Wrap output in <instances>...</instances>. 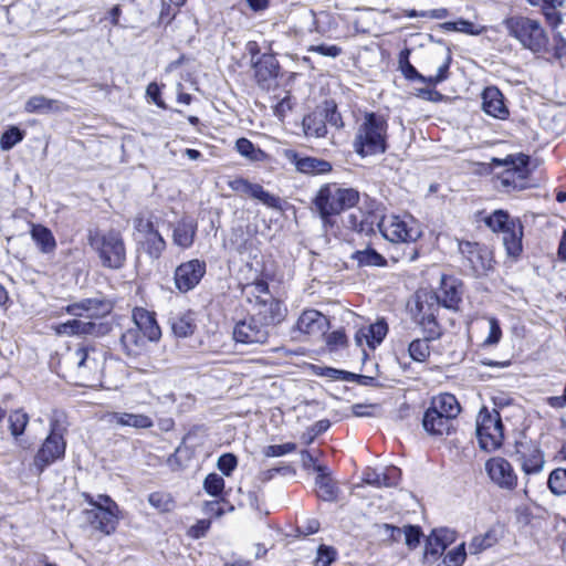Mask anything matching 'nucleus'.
<instances>
[{
	"label": "nucleus",
	"instance_id": "1",
	"mask_svg": "<svg viewBox=\"0 0 566 566\" xmlns=\"http://www.w3.org/2000/svg\"><path fill=\"white\" fill-rule=\"evenodd\" d=\"M387 128V120L382 115L366 113L354 139L355 151L363 157L385 153Z\"/></svg>",
	"mask_w": 566,
	"mask_h": 566
},
{
	"label": "nucleus",
	"instance_id": "2",
	"mask_svg": "<svg viewBox=\"0 0 566 566\" xmlns=\"http://www.w3.org/2000/svg\"><path fill=\"white\" fill-rule=\"evenodd\" d=\"M460 411V403L453 395L440 394L432 398L430 407L424 412L423 428L431 434H449Z\"/></svg>",
	"mask_w": 566,
	"mask_h": 566
},
{
	"label": "nucleus",
	"instance_id": "3",
	"mask_svg": "<svg viewBox=\"0 0 566 566\" xmlns=\"http://www.w3.org/2000/svg\"><path fill=\"white\" fill-rule=\"evenodd\" d=\"M358 200L359 195L356 190L328 184L318 190L314 205L324 223H329L333 216L354 207Z\"/></svg>",
	"mask_w": 566,
	"mask_h": 566
},
{
	"label": "nucleus",
	"instance_id": "4",
	"mask_svg": "<svg viewBox=\"0 0 566 566\" xmlns=\"http://www.w3.org/2000/svg\"><path fill=\"white\" fill-rule=\"evenodd\" d=\"M509 34L515 38L525 49L539 52L547 43L546 33L539 21L515 15L504 20Z\"/></svg>",
	"mask_w": 566,
	"mask_h": 566
},
{
	"label": "nucleus",
	"instance_id": "5",
	"mask_svg": "<svg viewBox=\"0 0 566 566\" xmlns=\"http://www.w3.org/2000/svg\"><path fill=\"white\" fill-rule=\"evenodd\" d=\"M382 237L392 243H413L422 231L418 221L410 214H387L378 222Z\"/></svg>",
	"mask_w": 566,
	"mask_h": 566
},
{
	"label": "nucleus",
	"instance_id": "6",
	"mask_svg": "<svg viewBox=\"0 0 566 566\" xmlns=\"http://www.w3.org/2000/svg\"><path fill=\"white\" fill-rule=\"evenodd\" d=\"M528 160L524 154L510 155L505 159L493 158L495 165L505 167L497 176V187L506 192L525 189L530 174Z\"/></svg>",
	"mask_w": 566,
	"mask_h": 566
},
{
	"label": "nucleus",
	"instance_id": "7",
	"mask_svg": "<svg viewBox=\"0 0 566 566\" xmlns=\"http://www.w3.org/2000/svg\"><path fill=\"white\" fill-rule=\"evenodd\" d=\"M440 306L439 297L434 292L420 291L416 294L412 316L428 338H438L441 335V328L437 322Z\"/></svg>",
	"mask_w": 566,
	"mask_h": 566
},
{
	"label": "nucleus",
	"instance_id": "8",
	"mask_svg": "<svg viewBox=\"0 0 566 566\" xmlns=\"http://www.w3.org/2000/svg\"><path fill=\"white\" fill-rule=\"evenodd\" d=\"M476 438L485 451L499 449L504 440V427L496 409L482 407L476 417Z\"/></svg>",
	"mask_w": 566,
	"mask_h": 566
},
{
	"label": "nucleus",
	"instance_id": "9",
	"mask_svg": "<svg viewBox=\"0 0 566 566\" xmlns=\"http://www.w3.org/2000/svg\"><path fill=\"white\" fill-rule=\"evenodd\" d=\"M50 429V434L45 438L34 455L33 465L39 473L55 461L63 459L65 454V428H63L57 420H53L51 421Z\"/></svg>",
	"mask_w": 566,
	"mask_h": 566
},
{
	"label": "nucleus",
	"instance_id": "10",
	"mask_svg": "<svg viewBox=\"0 0 566 566\" xmlns=\"http://www.w3.org/2000/svg\"><path fill=\"white\" fill-rule=\"evenodd\" d=\"M91 244L97 250L104 266L119 269L123 266L126 252L123 239L118 232L109 231L91 239Z\"/></svg>",
	"mask_w": 566,
	"mask_h": 566
},
{
	"label": "nucleus",
	"instance_id": "11",
	"mask_svg": "<svg viewBox=\"0 0 566 566\" xmlns=\"http://www.w3.org/2000/svg\"><path fill=\"white\" fill-rule=\"evenodd\" d=\"M253 293H258L253 303V315L263 324L274 325L279 323L284 316L282 304L273 298L265 282H258L253 285Z\"/></svg>",
	"mask_w": 566,
	"mask_h": 566
},
{
	"label": "nucleus",
	"instance_id": "12",
	"mask_svg": "<svg viewBox=\"0 0 566 566\" xmlns=\"http://www.w3.org/2000/svg\"><path fill=\"white\" fill-rule=\"evenodd\" d=\"M67 359L78 376L91 378L101 371L104 354L95 346L81 345L74 350H70Z\"/></svg>",
	"mask_w": 566,
	"mask_h": 566
},
{
	"label": "nucleus",
	"instance_id": "13",
	"mask_svg": "<svg viewBox=\"0 0 566 566\" xmlns=\"http://www.w3.org/2000/svg\"><path fill=\"white\" fill-rule=\"evenodd\" d=\"M459 251L474 276L488 275L493 270V255L488 248L479 243L461 241L459 243Z\"/></svg>",
	"mask_w": 566,
	"mask_h": 566
},
{
	"label": "nucleus",
	"instance_id": "14",
	"mask_svg": "<svg viewBox=\"0 0 566 566\" xmlns=\"http://www.w3.org/2000/svg\"><path fill=\"white\" fill-rule=\"evenodd\" d=\"M270 328L255 316L240 321L233 328V338L244 345H263L268 342Z\"/></svg>",
	"mask_w": 566,
	"mask_h": 566
},
{
	"label": "nucleus",
	"instance_id": "15",
	"mask_svg": "<svg viewBox=\"0 0 566 566\" xmlns=\"http://www.w3.org/2000/svg\"><path fill=\"white\" fill-rule=\"evenodd\" d=\"M452 61L449 49H433L426 53L423 59V70L430 72L437 70L433 75L426 76V84L436 86L448 78V71Z\"/></svg>",
	"mask_w": 566,
	"mask_h": 566
},
{
	"label": "nucleus",
	"instance_id": "16",
	"mask_svg": "<svg viewBox=\"0 0 566 566\" xmlns=\"http://www.w3.org/2000/svg\"><path fill=\"white\" fill-rule=\"evenodd\" d=\"M135 228L139 234V243L142 249L149 255V258L157 260L166 249V241L160 235L154 223L144 218L135 220Z\"/></svg>",
	"mask_w": 566,
	"mask_h": 566
},
{
	"label": "nucleus",
	"instance_id": "17",
	"mask_svg": "<svg viewBox=\"0 0 566 566\" xmlns=\"http://www.w3.org/2000/svg\"><path fill=\"white\" fill-rule=\"evenodd\" d=\"M206 273V262L192 259L181 263L175 270V285L181 293L193 290L202 280Z\"/></svg>",
	"mask_w": 566,
	"mask_h": 566
},
{
	"label": "nucleus",
	"instance_id": "18",
	"mask_svg": "<svg viewBox=\"0 0 566 566\" xmlns=\"http://www.w3.org/2000/svg\"><path fill=\"white\" fill-rule=\"evenodd\" d=\"M490 479L501 489L513 490L517 485V475L512 464L504 458H491L485 463Z\"/></svg>",
	"mask_w": 566,
	"mask_h": 566
},
{
	"label": "nucleus",
	"instance_id": "19",
	"mask_svg": "<svg viewBox=\"0 0 566 566\" xmlns=\"http://www.w3.org/2000/svg\"><path fill=\"white\" fill-rule=\"evenodd\" d=\"M254 77L262 90H271L276 86L280 64L273 54H262L253 61Z\"/></svg>",
	"mask_w": 566,
	"mask_h": 566
},
{
	"label": "nucleus",
	"instance_id": "20",
	"mask_svg": "<svg viewBox=\"0 0 566 566\" xmlns=\"http://www.w3.org/2000/svg\"><path fill=\"white\" fill-rule=\"evenodd\" d=\"M228 185L233 191H235L238 193L247 195V196L260 201L261 203H263L264 206H266L269 208H274V209L280 208V205H281L280 198L270 193L269 191H266L259 184L250 182L248 179L240 177V178L230 180Z\"/></svg>",
	"mask_w": 566,
	"mask_h": 566
},
{
	"label": "nucleus",
	"instance_id": "21",
	"mask_svg": "<svg viewBox=\"0 0 566 566\" xmlns=\"http://www.w3.org/2000/svg\"><path fill=\"white\" fill-rule=\"evenodd\" d=\"M455 541V532L449 528L433 530L427 538L423 560L427 564L438 562L446 548Z\"/></svg>",
	"mask_w": 566,
	"mask_h": 566
},
{
	"label": "nucleus",
	"instance_id": "22",
	"mask_svg": "<svg viewBox=\"0 0 566 566\" xmlns=\"http://www.w3.org/2000/svg\"><path fill=\"white\" fill-rule=\"evenodd\" d=\"M112 303L105 298H84L72 303L65 307V312L73 316H84L90 318L103 317L111 313Z\"/></svg>",
	"mask_w": 566,
	"mask_h": 566
},
{
	"label": "nucleus",
	"instance_id": "23",
	"mask_svg": "<svg viewBox=\"0 0 566 566\" xmlns=\"http://www.w3.org/2000/svg\"><path fill=\"white\" fill-rule=\"evenodd\" d=\"M283 155L302 174L322 175L332 170L328 161L315 157H300L293 149H284Z\"/></svg>",
	"mask_w": 566,
	"mask_h": 566
},
{
	"label": "nucleus",
	"instance_id": "24",
	"mask_svg": "<svg viewBox=\"0 0 566 566\" xmlns=\"http://www.w3.org/2000/svg\"><path fill=\"white\" fill-rule=\"evenodd\" d=\"M328 326L327 317L316 310L304 311L296 322V329L308 336H321Z\"/></svg>",
	"mask_w": 566,
	"mask_h": 566
},
{
	"label": "nucleus",
	"instance_id": "25",
	"mask_svg": "<svg viewBox=\"0 0 566 566\" xmlns=\"http://www.w3.org/2000/svg\"><path fill=\"white\" fill-rule=\"evenodd\" d=\"M118 512V509H88L84 511V514L86 521H88L96 530L109 535L116 530Z\"/></svg>",
	"mask_w": 566,
	"mask_h": 566
},
{
	"label": "nucleus",
	"instance_id": "26",
	"mask_svg": "<svg viewBox=\"0 0 566 566\" xmlns=\"http://www.w3.org/2000/svg\"><path fill=\"white\" fill-rule=\"evenodd\" d=\"M106 327L102 324H96L92 321L70 319L55 326L57 335L67 336H84L94 335L98 336L104 334Z\"/></svg>",
	"mask_w": 566,
	"mask_h": 566
},
{
	"label": "nucleus",
	"instance_id": "27",
	"mask_svg": "<svg viewBox=\"0 0 566 566\" xmlns=\"http://www.w3.org/2000/svg\"><path fill=\"white\" fill-rule=\"evenodd\" d=\"M516 455L525 474H535L542 471L544 458L536 446L520 443L516 447Z\"/></svg>",
	"mask_w": 566,
	"mask_h": 566
},
{
	"label": "nucleus",
	"instance_id": "28",
	"mask_svg": "<svg viewBox=\"0 0 566 566\" xmlns=\"http://www.w3.org/2000/svg\"><path fill=\"white\" fill-rule=\"evenodd\" d=\"M103 420L112 426L132 427L135 429H148L154 426L153 419L144 413L107 412L103 416Z\"/></svg>",
	"mask_w": 566,
	"mask_h": 566
},
{
	"label": "nucleus",
	"instance_id": "29",
	"mask_svg": "<svg viewBox=\"0 0 566 566\" xmlns=\"http://www.w3.org/2000/svg\"><path fill=\"white\" fill-rule=\"evenodd\" d=\"M482 109L494 118L505 119L509 116V109L504 104L503 94L495 86L486 87L483 91Z\"/></svg>",
	"mask_w": 566,
	"mask_h": 566
},
{
	"label": "nucleus",
	"instance_id": "30",
	"mask_svg": "<svg viewBox=\"0 0 566 566\" xmlns=\"http://www.w3.org/2000/svg\"><path fill=\"white\" fill-rule=\"evenodd\" d=\"M133 322L136 328L144 334L149 342H157L161 336L155 314L143 308L136 307L133 311Z\"/></svg>",
	"mask_w": 566,
	"mask_h": 566
},
{
	"label": "nucleus",
	"instance_id": "31",
	"mask_svg": "<svg viewBox=\"0 0 566 566\" xmlns=\"http://www.w3.org/2000/svg\"><path fill=\"white\" fill-rule=\"evenodd\" d=\"M400 470L396 467L385 468L382 471L367 469L364 472V482L376 488H392L398 484Z\"/></svg>",
	"mask_w": 566,
	"mask_h": 566
},
{
	"label": "nucleus",
	"instance_id": "32",
	"mask_svg": "<svg viewBox=\"0 0 566 566\" xmlns=\"http://www.w3.org/2000/svg\"><path fill=\"white\" fill-rule=\"evenodd\" d=\"M197 233V222L191 218H182L172 230V242L182 249L192 245Z\"/></svg>",
	"mask_w": 566,
	"mask_h": 566
},
{
	"label": "nucleus",
	"instance_id": "33",
	"mask_svg": "<svg viewBox=\"0 0 566 566\" xmlns=\"http://www.w3.org/2000/svg\"><path fill=\"white\" fill-rule=\"evenodd\" d=\"M388 326L385 321H377L375 324H370L367 327H363L357 331L355 335V340L358 345H361L363 342L370 348H375L379 345L385 336L387 335Z\"/></svg>",
	"mask_w": 566,
	"mask_h": 566
},
{
	"label": "nucleus",
	"instance_id": "34",
	"mask_svg": "<svg viewBox=\"0 0 566 566\" xmlns=\"http://www.w3.org/2000/svg\"><path fill=\"white\" fill-rule=\"evenodd\" d=\"M436 294L439 297L440 305L449 310H458L459 303L461 302V291L455 280L443 277L440 290Z\"/></svg>",
	"mask_w": 566,
	"mask_h": 566
},
{
	"label": "nucleus",
	"instance_id": "35",
	"mask_svg": "<svg viewBox=\"0 0 566 566\" xmlns=\"http://www.w3.org/2000/svg\"><path fill=\"white\" fill-rule=\"evenodd\" d=\"M65 109L66 107L61 102L48 98L43 95L31 96L24 105V111L29 114L61 113Z\"/></svg>",
	"mask_w": 566,
	"mask_h": 566
},
{
	"label": "nucleus",
	"instance_id": "36",
	"mask_svg": "<svg viewBox=\"0 0 566 566\" xmlns=\"http://www.w3.org/2000/svg\"><path fill=\"white\" fill-rule=\"evenodd\" d=\"M147 342V337L135 326L128 328L120 337L126 354L130 356L139 355L146 348Z\"/></svg>",
	"mask_w": 566,
	"mask_h": 566
},
{
	"label": "nucleus",
	"instance_id": "37",
	"mask_svg": "<svg viewBox=\"0 0 566 566\" xmlns=\"http://www.w3.org/2000/svg\"><path fill=\"white\" fill-rule=\"evenodd\" d=\"M170 326L177 337L191 336L197 328L195 313L188 311L174 315L170 317Z\"/></svg>",
	"mask_w": 566,
	"mask_h": 566
},
{
	"label": "nucleus",
	"instance_id": "38",
	"mask_svg": "<svg viewBox=\"0 0 566 566\" xmlns=\"http://www.w3.org/2000/svg\"><path fill=\"white\" fill-rule=\"evenodd\" d=\"M316 470L318 471L315 481L317 496L323 501H335L338 494L335 482L324 472L323 467L318 465Z\"/></svg>",
	"mask_w": 566,
	"mask_h": 566
},
{
	"label": "nucleus",
	"instance_id": "39",
	"mask_svg": "<svg viewBox=\"0 0 566 566\" xmlns=\"http://www.w3.org/2000/svg\"><path fill=\"white\" fill-rule=\"evenodd\" d=\"M523 230L520 223L512 222V228L503 233V244L509 255L517 256L522 252Z\"/></svg>",
	"mask_w": 566,
	"mask_h": 566
},
{
	"label": "nucleus",
	"instance_id": "40",
	"mask_svg": "<svg viewBox=\"0 0 566 566\" xmlns=\"http://www.w3.org/2000/svg\"><path fill=\"white\" fill-rule=\"evenodd\" d=\"M31 237L43 253H51L56 248L51 230L41 224L32 226Z\"/></svg>",
	"mask_w": 566,
	"mask_h": 566
},
{
	"label": "nucleus",
	"instance_id": "41",
	"mask_svg": "<svg viewBox=\"0 0 566 566\" xmlns=\"http://www.w3.org/2000/svg\"><path fill=\"white\" fill-rule=\"evenodd\" d=\"M304 132L307 136L323 137L326 134V122L323 113L315 111L303 119Z\"/></svg>",
	"mask_w": 566,
	"mask_h": 566
},
{
	"label": "nucleus",
	"instance_id": "42",
	"mask_svg": "<svg viewBox=\"0 0 566 566\" xmlns=\"http://www.w3.org/2000/svg\"><path fill=\"white\" fill-rule=\"evenodd\" d=\"M235 149L241 156L245 157L250 161L264 163L268 161L270 158V156L265 151H263L259 147H255L247 138H239L235 143Z\"/></svg>",
	"mask_w": 566,
	"mask_h": 566
},
{
	"label": "nucleus",
	"instance_id": "43",
	"mask_svg": "<svg viewBox=\"0 0 566 566\" xmlns=\"http://www.w3.org/2000/svg\"><path fill=\"white\" fill-rule=\"evenodd\" d=\"M531 6L541 7L547 21L553 27H557L562 22L560 13L557 11L565 0H527Z\"/></svg>",
	"mask_w": 566,
	"mask_h": 566
},
{
	"label": "nucleus",
	"instance_id": "44",
	"mask_svg": "<svg viewBox=\"0 0 566 566\" xmlns=\"http://www.w3.org/2000/svg\"><path fill=\"white\" fill-rule=\"evenodd\" d=\"M411 51L403 49L398 55V67L403 76L409 81H418L426 84V75L419 73L416 67L410 63L409 56Z\"/></svg>",
	"mask_w": 566,
	"mask_h": 566
},
{
	"label": "nucleus",
	"instance_id": "45",
	"mask_svg": "<svg viewBox=\"0 0 566 566\" xmlns=\"http://www.w3.org/2000/svg\"><path fill=\"white\" fill-rule=\"evenodd\" d=\"M149 504L160 513H167L174 510L175 501L172 496L165 492H154L148 496Z\"/></svg>",
	"mask_w": 566,
	"mask_h": 566
},
{
	"label": "nucleus",
	"instance_id": "46",
	"mask_svg": "<svg viewBox=\"0 0 566 566\" xmlns=\"http://www.w3.org/2000/svg\"><path fill=\"white\" fill-rule=\"evenodd\" d=\"M467 557L465 544L461 543L457 547L450 549L437 566H462Z\"/></svg>",
	"mask_w": 566,
	"mask_h": 566
},
{
	"label": "nucleus",
	"instance_id": "47",
	"mask_svg": "<svg viewBox=\"0 0 566 566\" xmlns=\"http://www.w3.org/2000/svg\"><path fill=\"white\" fill-rule=\"evenodd\" d=\"M353 258L358 262L359 265L381 266L386 264L385 258L373 249L356 251Z\"/></svg>",
	"mask_w": 566,
	"mask_h": 566
},
{
	"label": "nucleus",
	"instance_id": "48",
	"mask_svg": "<svg viewBox=\"0 0 566 566\" xmlns=\"http://www.w3.org/2000/svg\"><path fill=\"white\" fill-rule=\"evenodd\" d=\"M548 488L556 495H566V469H555L548 478Z\"/></svg>",
	"mask_w": 566,
	"mask_h": 566
},
{
	"label": "nucleus",
	"instance_id": "49",
	"mask_svg": "<svg viewBox=\"0 0 566 566\" xmlns=\"http://www.w3.org/2000/svg\"><path fill=\"white\" fill-rule=\"evenodd\" d=\"M431 338H428L426 335L424 339H415L409 345V355L416 361H424L430 355V347L428 342Z\"/></svg>",
	"mask_w": 566,
	"mask_h": 566
},
{
	"label": "nucleus",
	"instance_id": "50",
	"mask_svg": "<svg viewBox=\"0 0 566 566\" xmlns=\"http://www.w3.org/2000/svg\"><path fill=\"white\" fill-rule=\"evenodd\" d=\"M512 220H510V217L506 212L499 210L493 212L488 219L486 224L493 230V231H502L504 233L505 230H509L512 228Z\"/></svg>",
	"mask_w": 566,
	"mask_h": 566
},
{
	"label": "nucleus",
	"instance_id": "51",
	"mask_svg": "<svg viewBox=\"0 0 566 566\" xmlns=\"http://www.w3.org/2000/svg\"><path fill=\"white\" fill-rule=\"evenodd\" d=\"M496 538L492 532L474 536L469 544V551L471 554H479L482 551L491 547L495 543Z\"/></svg>",
	"mask_w": 566,
	"mask_h": 566
},
{
	"label": "nucleus",
	"instance_id": "52",
	"mask_svg": "<svg viewBox=\"0 0 566 566\" xmlns=\"http://www.w3.org/2000/svg\"><path fill=\"white\" fill-rule=\"evenodd\" d=\"M24 133L20 130L18 127L12 126L8 130H6L0 138V148L2 150H10L18 143L23 139Z\"/></svg>",
	"mask_w": 566,
	"mask_h": 566
},
{
	"label": "nucleus",
	"instance_id": "53",
	"mask_svg": "<svg viewBox=\"0 0 566 566\" xmlns=\"http://www.w3.org/2000/svg\"><path fill=\"white\" fill-rule=\"evenodd\" d=\"M203 489L211 496H219L224 489V480L217 473H210L203 481Z\"/></svg>",
	"mask_w": 566,
	"mask_h": 566
},
{
	"label": "nucleus",
	"instance_id": "54",
	"mask_svg": "<svg viewBox=\"0 0 566 566\" xmlns=\"http://www.w3.org/2000/svg\"><path fill=\"white\" fill-rule=\"evenodd\" d=\"M29 422V417L22 411H13L9 416L10 431L12 436L19 437L24 432V429Z\"/></svg>",
	"mask_w": 566,
	"mask_h": 566
},
{
	"label": "nucleus",
	"instance_id": "55",
	"mask_svg": "<svg viewBox=\"0 0 566 566\" xmlns=\"http://www.w3.org/2000/svg\"><path fill=\"white\" fill-rule=\"evenodd\" d=\"M321 112L323 113V116H324L326 123H328L332 126H335L337 128L343 127L342 116L337 112V107L334 102H332V101L325 102L323 107L321 108Z\"/></svg>",
	"mask_w": 566,
	"mask_h": 566
},
{
	"label": "nucleus",
	"instance_id": "56",
	"mask_svg": "<svg viewBox=\"0 0 566 566\" xmlns=\"http://www.w3.org/2000/svg\"><path fill=\"white\" fill-rule=\"evenodd\" d=\"M442 29L447 31L463 32L467 34H480L481 29H475L474 24L470 21L460 19L454 22H444L441 24Z\"/></svg>",
	"mask_w": 566,
	"mask_h": 566
},
{
	"label": "nucleus",
	"instance_id": "57",
	"mask_svg": "<svg viewBox=\"0 0 566 566\" xmlns=\"http://www.w3.org/2000/svg\"><path fill=\"white\" fill-rule=\"evenodd\" d=\"M84 497L86 502H88V504L92 506V509H118L117 504L108 495L105 494H98L95 497L90 494H84Z\"/></svg>",
	"mask_w": 566,
	"mask_h": 566
},
{
	"label": "nucleus",
	"instance_id": "58",
	"mask_svg": "<svg viewBox=\"0 0 566 566\" xmlns=\"http://www.w3.org/2000/svg\"><path fill=\"white\" fill-rule=\"evenodd\" d=\"M296 444L293 442H286L283 444L268 446L263 450V454L268 458L282 457L284 454L295 451Z\"/></svg>",
	"mask_w": 566,
	"mask_h": 566
},
{
	"label": "nucleus",
	"instance_id": "59",
	"mask_svg": "<svg viewBox=\"0 0 566 566\" xmlns=\"http://www.w3.org/2000/svg\"><path fill=\"white\" fill-rule=\"evenodd\" d=\"M217 465L224 475L229 476L238 465L237 457L232 453H224L219 458Z\"/></svg>",
	"mask_w": 566,
	"mask_h": 566
},
{
	"label": "nucleus",
	"instance_id": "60",
	"mask_svg": "<svg viewBox=\"0 0 566 566\" xmlns=\"http://www.w3.org/2000/svg\"><path fill=\"white\" fill-rule=\"evenodd\" d=\"M335 559V551L321 546L315 558V566H329Z\"/></svg>",
	"mask_w": 566,
	"mask_h": 566
},
{
	"label": "nucleus",
	"instance_id": "61",
	"mask_svg": "<svg viewBox=\"0 0 566 566\" xmlns=\"http://www.w3.org/2000/svg\"><path fill=\"white\" fill-rule=\"evenodd\" d=\"M405 541L409 548H416L420 543L421 532L417 526H406L403 528Z\"/></svg>",
	"mask_w": 566,
	"mask_h": 566
},
{
	"label": "nucleus",
	"instance_id": "62",
	"mask_svg": "<svg viewBox=\"0 0 566 566\" xmlns=\"http://www.w3.org/2000/svg\"><path fill=\"white\" fill-rule=\"evenodd\" d=\"M489 325H490V332H489V336L486 337L484 344L495 345L501 339L502 331H501L500 324L495 317L489 318Z\"/></svg>",
	"mask_w": 566,
	"mask_h": 566
},
{
	"label": "nucleus",
	"instance_id": "63",
	"mask_svg": "<svg viewBox=\"0 0 566 566\" xmlns=\"http://www.w3.org/2000/svg\"><path fill=\"white\" fill-rule=\"evenodd\" d=\"M308 51L318 53L324 56H331V57H336L342 52L340 48H338L336 45H325V44L311 45L308 48Z\"/></svg>",
	"mask_w": 566,
	"mask_h": 566
},
{
	"label": "nucleus",
	"instance_id": "64",
	"mask_svg": "<svg viewBox=\"0 0 566 566\" xmlns=\"http://www.w3.org/2000/svg\"><path fill=\"white\" fill-rule=\"evenodd\" d=\"M210 525L211 522L209 520H200L189 530V535L193 538H200L205 536Z\"/></svg>",
	"mask_w": 566,
	"mask_h": 566
}]
</instances>
